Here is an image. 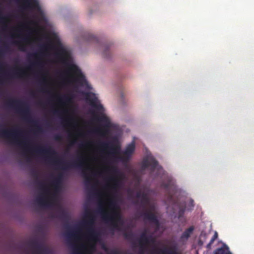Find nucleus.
Here are the masks:
<instances>
[{
  "label": "nucleus",
  "mask_w": 254,
  "mask_h": 254,
  "mask_svg": "<svg viewBox=\"0 0 254 254\" xmlns=\"http://www.w3.org/2000/svg\"><path fill=\"white\" fill-rule=\"evenodd\" d=\"M75 140H72L71 142V145H73L75 143Z\"/></svg>",
  "instance_id": "obj_51"
},
{
  "label": "nucleus",
  "mask_w": 254,
  "mask_h": 254,
  "mask_svg": "<svg viewBox=\"0 0 254 254\" xmlns=\"http://www.w3.org/2000/svg\"><path fill=\"white\" fill-rule=\"evenodd\" d=\"M68 70L73 72L76 77L75 81L78 83L81 86H85L87 88L90 89L91 87L88 84L85 76L83 74L80 69L74 64H70L68 65Z\"/></svg>",
  "instance_id": "obj_7"
},
{
  "label": "nucleus",
  "mask_w": 254,
  "mask_h": 254,
  "mask_svg": "<svg viewBox=\"0 0 254 254\" xmlns=\"http://www.w3.org/2000/svg\"><path fill=\"white\" fill-rule=\"evenodd\" d=\"M104 51L103 52V56L106 58L110 57V52L109 51V47L107 45H104Z\"/></svg>",
  "instance_id": "obj_31"
},
{
  "label": "nucleus",
  "mask_w": 254,
  "mask_h": 254,
  "mask_svg": "<svg viewBox=\"0 0 254 254\" xmlns=\"http://www.w3.org/2000/svg\"><path fill=\"white\" fill-rule=\"evenodd\" d=\"M194 229V228L193 226H191L189 228L186 229L181 236L180 241L183 244L186 243L193 233Z\"/></svg>",
  "instance_id": "obj_15"
},
{
  "label": "nucleus",
  "mask_w": 254,
  "mask_h": 254,
  "mask_svg": "<svg viewBox=\"0 0 254 254\" xmlns=\"http://www.w3.org/2000/svg\"><path fill=\"white\" fill-rule=\"evenodd\" d=\"M99 146L105 150L109 149L108 154L114 160L120 161L124 165L128 163L135 149V143L132 141L127 146L125 150L123 152L122 156H117V155H119L121 152V147L119 145H112L110 146L109 143L101 142L99 143Z\"/></svg>",
  "instance_id": "obj_3"
},
{
  "label": "nucleus",
  "mask_w": 254,
  "mask_h": 254,
  "mask_svg": "<svg viewBox=\"0 0 254 254\" xmlns=\"http://www.w3.org/2000/svg\"><path fill=\"white\" fill-rule=\"evenodd\" d=\"M87 144H88V143H86L85 144H81V145L83 146H84V145H87Z\"/></svg>",
  "instance_id": "obj_55"
},
{
  "label": "nucleus",
  "mask_w": 254,
  "mask_h": 254,
  "mask_svg": "<svg viewBox=\"0 0 254 254\" xmlns=\"http://www.w3.org/2000/svg\"><path fill=\"white\" fill-rule=\"evenodd\" d=\"M60 54L65 57H67V54L64 49L61 47L59 49Z\"/></svg>",
  "instance_id": "obj_34"
},
{
  "label": "nucleus",
  "mask_w": 254,
  "mask_h": 254,
  "mask_svg": "<svg viewBox=\"0 0 254 254\" xmlns=\"http://www.w3.org/2000/svg\"><path fill=\"white\" fill-rule=\"evenodd\" d=\"M85 254H93V253L90 252H87Z\"/></svg>",
  "instance_id": "obj_53"
},
{
  "label": "nucleus",
  "mask_w": 254,
  "mask_h": 254,
  "mask_svg": "<svg viewBox=\"0 0 254 254\" xmlns=\"http://www.w3.org/2000/svg\"><path fill=\"white\" fill-rule=\"evenodd\" d=\"M149 239H150V244H154L155 242V239L153 238L152 236L151 235H149Z\"/></svg>",
  "instance_id": "obj_43"
},
{
  "label": "nucleus",
  "mask_w": 254,
  "mask_h": 254,
  "mask_svg": "<svg viewBox=\"0 0 254 254\" xmlns=\"http://www.w3.org/2000/svg\"><path fill=\"white\" fill-rule=\"evenodd\" d=\"M72 120V118H70V117H69L67 119H66L65 120V121L67 123H70V121H71Z\"/></svg>",
  "instance_id": "obj_47"
},
{
  "label": "nucleus",
  "mask_w": 254,
  "mask_h": 254,
  "mask_svg": "<svg viewBox=\"0 0 254 254\" xmlns=\"http://www.w3.org/2000/svg\"><path fill=\"white\" fill-rule=\"evenodd\" d=\"M58 217L67 221L64 225L65 228L67 229L64 233L65 237L67 238L69 240H72L73 238H75L77 234V231H76V230L75 229L76 226L74 227V230H71L70 229L68 222V220L69 219V217L67 213L64 210H62L59 212Z\"/></svg>",
  "instance_id": "obj_8"
},
{
  "label": "nucleus",
  "mask_w": 254,
  "mask_h": 254,
  "mask_svg": "<svg viewBox=\"0 0 254 254\" xmlns=\"http://www.w3.org/2000/svg\"><path fill=\"white\" fill-rule=\"evenodd\" d=\"M109 206L112 210L111 213L107 211L102 206L99 207L98 211L104 221L107 222H110L112 226L115 229L119 230L120 227L118 224L122 225L124 221L120 211V208L114 198L109 199Z\"/></svg>",
  "instance_id": "obj_4"
},
{
  "label": "nucleus",
  "mask_w": 254,
  "mask_h": 254,
  "mask_svg": "<svg viewBox=\"0 0 254 254\" xmlns=\"http://www.w3.org/2000/svg\"><path fill=\"white\" fill-rule=\"evenodd\" d=\"M6 105L8 107L16 109L23 116L25 120L36 127L35 132H41L42 131V128L39 125L38 121L32 119L30 107L26 103L20 100L10 99L6 102Z\"/></svg>",
  "instance_id": "obj_5"
},
{
  "label": "nucleus",
  "mask_w": 254,
  "mask_h": 254,
  "mask_svg": "<svg viewBox=\"0 0 254 254\" xmlns=\"http://www.w3.org/2000/svg\"><path fill=\"white\" fill-rule=\"evenodd\" d=\"M17 45H18L19 49L21 51H25V46L21 44L19 42H16L15 43Z\"/></svg>",
  "instance_id": "obj_35"
},
{
  "label": "nucleus",
  "mask_w": 254,
  "mask_h": 254,
  "mask_svg": "<svg viewBox=\"0 0 254 254\" xmlns=\"http://www.w3.org/2000/svg\"><path fill=\"white\" fill-rule=\"evenodd\" d=\"M58 101L62 104H68L71 102V98L68 95H63L58 97Z\"/></svg>",
  "instance_id": "obj_25"
},
{
  "label": "nucleus",
  "mask_w": 254,
  "mask_h": 254,
  "mask_svg": "<svg viewBox=\"0 0 254 254\" xmlns=\"http://www.w3.org/2000/svg\"><path fill=\"white\" fill-rule=\"evenodd\" d=\"M224 246L226 247V249L223 247L218 248L215 251L214 254H231L228 251V247L226 245H224Z\"/></svg>",
  "instance_id": "obj_26"
},
{
  "label": "nucleus",
  "mask_w": 254,
  "mask_h": 254,
  "mask_svg": "<svg viewBox=\"0 0 254 254\" xmlns=\"http://www.w3.org/2000/svg\"><path fill=\"white\" fill-rule=\"evenodd\" d=\"M130 190H129L128 191V193H129L130 192Z\"/></svg>",
  "instance_id": "obj_58"
},
{
  "label": "nucleus",
  "mask_w": 254,
  "mask_h": 254,
  "mask_svg": "<svg viewBox=\"0 0 254 254\" xmlns=\"http://www.w3.org/2000/svg\"><path fill=\"white\" fill-rule=\"evenodd\" d=\"M58 43L59 44H61V42H60V41H58Z\"/></svg>",
  "instance_id": "obj_56"
},
{
  "label": "nucleus",
  "mask_w": 254,
  "mask_h": 254,
  "mask_svg": "<svg viewBox=\"0 0 254 254\" xmlns=\"http://www.w3.org/2000/svg\"><path fill=\"white\" fill-rule=\"evenodd\" d=\"M108 254H121V252L120 251L116 249H112L110 250Z\"/></svg>",
  "instance_id": "obj_36"
},
{
  "label": "nucleus",
  "mask_w": 254,
  "mask_h": 254,
  "mask_svg": "<svg viewBox=\"0 0 254 254\" xmlns=\"http://www.w3.org/2000/svg\"><path fill=\"white\" fill-rule=\"evenodd\" d=\"M54 139L56 141H61L62 139V137L61 135L57 134L54 136Z\"/></svg>",
  "instance_id": "obj_42"
},
{
  "label": "nucleus",
  "mask_w": 254,
  "mask_h": 254,
  "mask_svg": "<svg viewBox=\"0 0 254 254\" xmlns=\"http://www.w3.org/2000/svg\"><path fill=\"white\" fill-rule=\"evenodd\" d=\"M139 249L137 254H145L150 244L149 235L142 240H138Z\"/></svg>",
  "instance_id": "obj_13"
},
{
  "label": "nucleus",
  "mask_w": 254,
  "mask_h": 254,
  "mask_svg": "<svg viewBox=\"0 0 254 254\" xmlns=\"http://www.w3.org/2000/svg\"><path fill=\"white\" fill-rule=\"evenodd\" d=\"M63 178V175L60 174L58 177L54 180L53 183V185L56 188H58L61 183Z\"/></svg>",
  "instance_id": "obj_28"
},
{
  "label": "nucleus",
  "mask_w": 254,
  "mask_h": 254,
  "mask_svg": "<svg viewBox=\"0 0 254 254\" xmlns=\"http://www.w3.org/2000/svg\"><path fill=\"white\" fill-rule=\"evenodd\" d=\"M145 219L148 220L156 226V229H158L160 223L157 216L151 211L147 209H144V211L142 214Z\"/></svg>",
  "instance_id": "obj_11"
},
{
  "label": "nucleus",
  "mask_w": 254,
  "mask_h": 254,
  "mask_svg": "<svg viewBox=\"0 0 254 254\" xmlns=\"http://www.w3.org/2000/svg\"><path fill=\"white\" fill-rule=\"evenodd\" d=\"M109 180L113 183L112 188L114 190H116L119 186L120 180L115 177H111L109 178Z\"/></svg>",
  "instance_id": "obj_27"
},
{
  "label": "nucleus",
  "mask_w": 254,
  "mask_h": 254,
  "mask_svg": "<svg viewBox=\"0 0 254 254\" xmlns=\"http://www.w3.org/2000/svg\"><path fill=\"white\" fill-rule=\"evenodd\" d=\"M54 114H56V115H59V114H60V112L58 110H55L54 111Z\"/></svg>",
  "instance_id": "obj_49"
},
{
  "label": "nucleus",
  "mask_w": 254,
  "mask_h": 254,
  "mask_svg": "<svg viewBox=\"0 0 254 254\" xmlns=\"http://www.w3.org/2000/svg\"><path fill=\"white\" fill-rule=\"evenodd\" d=\"M20 36H21L20 35H19L18 36V37H21Z\"/></svg>",
  "instance_id": "obj_59"
},
{
  "label": "nucleus",
  "mask_w": 254,
  "mask_h": 254,
  "mask_svg": "<svg viewBox=\"0 0 254 254\" xmlns=\"http://www.w3.org/2000/svg\"><path fill=\"white\" fill-rule=\"evenodd\" d=\"M140 202L141 206L144 209H146V206L150 203V199L146 193L142 192Z\"/></svg>",
  "instance_id": "obj_19"
},
{
  "label": "nucleus",
  "mask_w": 254,
  "mask_h": 254,
  "mask_svg": "<svg viewBox=\"0 0 254 254\" xmlns=\"http://www.w3.org/2000/svg\"><path fill=\"white\" fill-rule=\"evenodd\" d=\"M22 131L17 128H0V137L6 138L10 141L15 143L19 145H23L25 152H36L39 154L47 155L48 162L54 164L61 166L62 169L67 170L72 168H83L84 167V162L82 158H78L76 160L72 162H64L61 161L57 157V152L50 146L48 147L38 146L34 149H30L26 146L25 140L20 141L19 137L21 136Z\"/></svg>",
  "instance_id": "obj_1"
},
{
  "label": "nucleus",
  "mask_w": 254,
  "mask_h": 254,
  "mask_svg": "<svg viewBox=\"0 0 254 254\" xmlns=\"http://www.w3.org/2000/svg\"><path fill=\"white\" fill-rule=\"evenodd\" d=\"M23 40L25 42H28L29 41V38L28 37H25L23 38Z\"/></svg>",
  "instance_id": "obj_46"
},
{
  "label": "nucleus",
  "mask_w": 254,
  "mask_h": 254,
  "mask_svg": "<svg viewBox=\"0 0 254 254\" xmlns=\"http://www.w3.org/2000/svg\"><path fill=\"white\" fill-rule=\"evenodd\" d=\"M101 248L102 250H103L106 253H109L110 251V249L107 247V246L104 244L103 243L101 245Z\"/></svg>",
  "instance_id": "obj_37"
},
{
  "label": "nucleus",
  "mask_w": 254,
  "mask_h": 254,
  "mask_svg": "<svg viewBox=\"0 0 254 254\" xmlns=\"http://www.w3.org/2000/svg\"><path fill=\"white\" fill-rule=\"evenodd\" d=\"M13 74L17 77L23 78L26 76V71L20 67H14L13 70Z\"/></svg>",
  "instance_id": "obj_17"
},
{
  "label": "nucleus",
  "mask_w": 254,
  "mask_h": 254,
  "mask_svg": "<svg viewBox=\"0 0 254 254\" xmlns=\"http://www.w3.org/2000/svg\"><path fill=\"white\" fill-rule=\"evenodd\" d=\"M107 170L113 174L118 175L120 174L118 167L116 166H112L107 168Z\"/></svg>",
  "instance_id": "obj_29"
},
{
  "label": "nucleus",
  "mask_w": 254,
  "mask_h": 254,
  "mask_svg": "<svg viewBox=\"0 0 254 254\" xmlns=\"http://www.w3.org/2000/svg\"><path fill=\"white\" fill-rule=\"evenodd\" d=\"M194 206V200L192 199H190L187 204V210L189 211H191Z\"/></svg>",
  "instance_id": "obj_32"
},
{
  "label": "nucleus",
  "mask_w": 254,
  "mask_h": 254,
  "mask_svg": "<svg viewBox=\"0 0 254 254\" xmlns=\"http://www.w3.org/2000/svg\"><path fill=\"white\" fill-rule=\"evenodd\" d=\"M217 238H218V233L217 232H215L214 235L213 236L212 239L215 240Z\"/></svg>",
  "instance_id": "obj_45"
},
{
  "label": "nucleus",
  "mask_w": 254,
  "mask_h": 254,
  "mask_svg": "<svg viewBox=\"0 0 254 254\" xmlns=\"http://www.w3.org/2000/svg\"><path fill=\"white\" fill-rule=\"evenodd\" d=\"M86 214L87 219L80 222L75 227L76 231H77V234L75 238L80 233V228H86L87 233L84 236L88 241L91 243L89 248L87 252L93 253L96 250V244L101 240V235L100 233L93 227L94 219L92 213L90 211H86ZM73 239H74V238Z\"/></svg>",
  "instance_id": "obj_2"
},
{
  "label": "nucleus",
  "mask_w": 254,
  "mask_h": 254,
  "mask_svg": "<svg viewBox=\"0 0 254 254\" xmlns=\"http://www.w3.org/2000/svg\"><path fill=\"white\" fill-rule=\"evenodd\" d=\"M74 254H83L82 252L79 251H74L73 253Z\"/></svg>",
  "instance_id": "obj_48"
},
{
  "label": "nucleus",
  "mask_w": 254,
  "mask_h": 254,
  "mask_svg": "<svg viewBox=\"0 0 254 254\" xmlns=\"http://www.w3.org/2000/svg\"><path fill=\"white\" fill-rule=\"evenodd\" d=\"M151 254H181L178 252V245L175 243L170 247H165L163 249L153 250Z\"/></svg>",
  "instance_id": "obj_10"
},
{
  "label": "nucleus",
  "mask_w": 254,
  "mask_h": 254,
  "mask_svg": "<svg viewBox=\"0 0 254 254\" xmlns=\"http://www.w3.org/2000/svg\"><path fill=\"white\" fill-rule=\"evenodd\" d=\"M96 119L99 122L104 123L106 127H110V120L105 114H101L100 116H96Z\"/></svg>",
  "instance_id": "obj_20"
},
{
  "label": "nucleus",
  "mask_w": 254,
  "mask_h": 254,
  "mask_svg": "<svg viewBox=\"0 0 254 254\" xmlns=\"http://www.w3.org/2000/svg\"><path fill=\"white\" fill-rule=\"evenodd\" d=\"M0 23L2 25V29L4 30L7 28V21L9 17L7 15H3L2 11L0 10Z\"/></svg>",
  "instance_id": "obj_21"
},
{
  "label": "nucleus",
  "mask_w": 254,
  "mask_h": 254,
  "mask_svg": "<svg viewBox=\"0 0 254 254\" xmlns=\"http://www.w3.org/2000/svg\"><path fill=\"white\" fill-rule=\"evenodd\" d=\"M171 184V180H169L168 183L163 184V186L165 189H168Z\"/></svg>",
  "instance_id": "obj_40"
},
{
  "label": "nucleus",
  "mask_w": 254,
  "mask_h": 254,
  "mask_svg": "<svg viewBox=\"0 0 254 254\" xmlns=\"http://www.w3.org/2000/svg\"><path fill=\"white\" fill-rule=\"evenodd\" d=\"M28 246L32 250V253L35 254H52V251L44 244L35 238L28 243Z\"/></svg>",
  "instance_id": "obj_6"
},
{
  "label": "nucleus",
  "mask_w": 254,
  "mask_h": 254,
  "mask_svg": "<svg viewBox=\"0 0 254 254\" xmlns=\"http://www.w3.org/2000/svg\"><path fill=\"white\" fill-rule=\"evenodd\" d=\"M148 167H150V170L151 172L154 171L156 168L159 169L161 168L158 165V162L154 158H150L147 159H145L143 161L142 163V168L146 169Z\"/></svg>",
  "instance_id": "obj_12"
},
{
  "label": "nucleus",
  "mask_w": 254,
  "mask_h": 254,
  "mask_svg": "<svg viewBox=\"0 0 254 254\" xmlns=\"http://www.w3.org/2000/svg\"><path fill=\"white\" fill-rule=\"evenodd\" d=\"M36 201L37 204L41 206H46L50 204V202L46 198L44 194L38 196Z\"/></svg>",
  "instance_id": "obj_18"
},
{
  "label": "nucleus",
  "mask_w": 254,
  "mask_h": 254,
  "mask_svg": "<svg viewBox=\"0 0 254 254\" xmlns=\"http://www.w3.org/2000/svg\"><path fill=\"white\" fill-rule=\"evenodd\" d=\"M186 209V207L185 206H182L179 207V210L178 211L179 218H181L184 216Z\"/></svg>",
  "instance_id": "obj_33"
},
{
  "label": "nucleus",
  "mask_w": 254,
  "mask_h": 254,
  "mask_svg": "<svg viewBox=\"0 0 254 254\" xmlns=\"http://www.w3.org/2000/svg\"><path fill=\"white\" fill-rule=\"evenodd\" d=\"M30 94H31V95L32 96H33V97H35V93L33 91H31Z\"/></svg>",
  "instance_id": "obj_50"
},
{
  "label": "nucleus",
  "mask_w": 254,
  "mask_h": 254,
  "mask_svg": "<svg viewBox=\"0 0 254 254\" xmlns=\"http://www.w3.org/2000/svg\"><path fill=\"white\" fill-rule=\"evenodd\" d=\"M34 176L36 178V183L38 184V185L39 187V188L41 190H45V191L48 192V189L46 185H45V184L44 182H43L42 181H40L38 180V173L37 172L35 171L34 172Z\"/></svg>",
  "instance_id": "obj_23"
},
{
  "label": "nucleus",
  "mask_w": 254,
  "mask_h": 254,
  "mask_svg": "<svg viewBox=\"0 0 254 254\" xmlns=\"http://www.w3.org/2000/svg\"><path fill=\"white\" fill-rule=\"evenodd\" d=\"M147 236H148L147 235V231H146V230H145L143 232H142L141 233V234L140 235V237L138 240H142L144 238H146Z\"/></svg>",
  "instance_id": "obj_39"
},
{
  "label": "nucleus",
  "mask_w": 254,
  "mask_h": 254,
  "mask_svg": "<svg viewBox=\"0 0 254 254\" xmlns=\"http://www.w3.org/2000/svg\"><path fill=\"white\" fill-rule=\"evenodd\" d=\"M142 193L140 191H138L137 192L136 194V197L137 198H141V195H142Z\"/></svg>",
  "instance_id": "obj_44"
},
{
  "label": "nucleus",
  "mask_w": 254,
  "mask_h": 254,
  "mask_svg": "<svg viewBox=\"0 0 254 254\" xmlns=\"http://www.w3.org/2000/svg\"><path fill=\"white\" fill-rule=\"evenodd\" d=\"M25 7L31 10H40L41 9L38 0H23Z\"/></svg>",
  "instance_id": "obj_14"
},
{
  "label": "nucleus",
  "mask_w": 254,
  "mask_h": 254,
  "mask_svg": "<svg viewBox=\"0 0 254 254\" xmlns=\"http://www.w3.org/2000/svg\"><path fill=\"white\" fill-rule=\"evenodd\" d=\"M96 131L97 133H98L99 134H100L101 135H104L105 134V130H103V129H98Z\"/></svg>",
  "instance_id": "obj_41"
},
{
  "label": "nucleus",
  "mask_w": 254,
  "mask_h": 254,
  "mask_svg": "<svg viewBox=\"0 0 254 254\" xmlns=\"http://www.w3.org/2000/svg\"><path fill=\"white\" fill-rule=\"evenodd\" d=\"M63 112L64 113H67L68 112V111L67 110H64Z\"/></svg>",
  "instance_id": "obj_54"
},
{
  "label": "nucleus",
  "mask_w": 254,
  "mask_h": 254,
  "mask_svg": "<svg viewBox=\"0 0 254 254\" xmlns=\"http://www.w3.org/2000/svg\"><path fill=\"white\" fill-rule=\"evenodd\" d=\"M41 90H42V91H43V92H45V91L44 90V89H43V88H42Z\"/></svg>",
  "instance_id": "obj_57"
},
{
  "label": "nucleus",
  "mask_w": 254,
  "mask_h": 254,
  "mask_svg": "<svg viewBox=\"0 0 254 254\" xmlns=\"http://www.w3.org/2000/svg\"><path fill=\"white\" fill-rule=\"evenodd\" d=\"M89 169H90V168L89 167H87L86 169H83L82 171L83 176L85 179V183L86 185L90 184L92 181L90 176L86 172V170Z\"/></svg>",
  "instance_id": "obj_24"
},
{
  "label": "nucleus",
  "mask_w": 254,
  "mask_h": 254,
  "mask_svg": "<svg viewBox=\"0 0 254 254\" xmlns=\"http://www.w3.org/2000/svg\"><path fill=\"white\" fill-rule=\"evenodd\" d=\"M215 241V240L213 239H211L209 243L206 246V248L207 249H211V246L213 244L214 242Z\"/></svg>",
  "instance_id": "obj_38"
},
{
  "label": "nucleus",
  "mask_w": 254,
  "mask_h": 254,
  "mask_svg": "<svg viewBox=\"0 0 254 254\" xmlns=\"http://www.w3.org/2000/svg\"><path fill=\"white\" fill-rule=\"evenodd\" d=\"M36 60L33 63L31 64V66H41L42 64V62L40 59L41 58L40 53H35L31 55Z\"/></svg>",
  "instance_id": "obj_22"
},
{
  "label": "nucleus",
  "mask_w": 254,
  "mask_h": 254,
  "mask_svg": "<svg viewBox=\"0 0 254 254\" xmlns=\"http://www.w3.org/2000/svg\"><path fill=\"white\" fill-rule=\"evenodd\" d=\"M85 99L88 101L89 104L93 108H95L99 112H103L104 111L103 105L100 103L98 98L95 94L92 92L85 93Z\"/></svg>",
  "instance_id": "obj_9"
},
{
  "label": "nucleus",
  "mask_w": 254,
  "mask_h": 254,
  "mask_svg": "<svg viewBox=\"0 0 254 254\" xmlns=\"http://www.w3.org/2000/svg\"><path fill=\"white\" fill-rule=\"evenodd\" d=\"M86 39L88 41H94L96 42H98L99 41V39L96 37L89 33L86 35Z\"/></svg>",
  "instance_id": "obj_30"
},
{
  "label": "nucleus",
  "mask_w": 254,
  "mask_h": 254,
  "mask_svg": "<svg viewBox=\"0 0 254 254\" xmlns=\"http://www.w3.org/2000/svg\"><path fill=\"white\" fill-rule=\"evenodd\" d=\"M41 48H42V49H46V46H45V45H42V46H41Z\"/></svg>",
  "instance_id": "obj_52"
},
{
  "label": "nucleus",
  "mask_w": 254,
  "mask_h": 254,
  "mask_svg": "<svg viewBox=\"0 0 254 254\" xmlns=\"http://www.w3.org/2000/svg\"><path fill=\"white\" fill-rule=\"evenodd\" d=\"M124 236L127 240L131 242V248L133 251H135L137 248V245L136 243L132 240V238L134 236L133 233L132 232H130L129 233L126 232L124 234Z\"/></svg>",
  "instance_id": "obj_16"
}]
</instances>
